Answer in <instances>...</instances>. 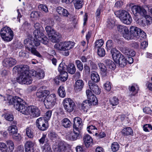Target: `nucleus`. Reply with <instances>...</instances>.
<instances>
[{"instance_id": "5", "label": "nucleus", "mask_w": 152, "mask_h": 152, "mask_svg": "<svg viewBox=\"0 0 152 152\" xmlns=\"http://www.w3.org/2000/svg\"><path fill=\"white\" fill-rule=\"evenodd\" d=\"M25 115H30L32 117L39 116L40 114V111L36 106H31L27 107L24 103L20 112Z\"/></svg>"}, {"instance_id": "34", "label": "nucleus", "mask_w": 152, "mask_h": 152, "mask_svg": "<svg viewBox=\"0 0 152 152\" xmlns=\"http://www.w3.org/2000/svg\"><path fill=\"white\" fill-rule=\"evenodd\" d=\"M73 1L76 9H79L82 8L83 4V0H74Z\"/></svg>"}, {"instance_id": "2", "label": "nucleus", "mask_w": 152, "mask_h": 152, "mask_svg": "<svg viewBox=\"0 0 152 152\" xmlns=\"http://www.w3.org/2000/svg\"><path fill=\"white\" fill-rule=\"evenodd\" d=\"M24 44L26 49L31 53L39 57H41V55L34 47V46H38L40 44L39 39H34L33 38L29 37L25 39Z\"/></svg>"}, {"instance_id": "35", "label": "nucleus", "mask_w": 152, "mask_h": 152, "mask_svg": "<svg viewBox=\"0 0 152 152\" xmlns=\"http://www.w3.org/2000/svg\"><path fill=\"white\" fill-rule=\"evenodd\" d=\"M58 93L59 96L62 98L65 97L66 94L64 87L63 86H60L58 89Z\"/></svg>"}, {"instance_id": "53", "label": "nucleus", "mask_w": 152, "mask_h": 152, "mask_svg": "<svg viewBox=\"0 0 152 152\" xmlns=\"http://www.w3.org/2000/svg\"><path fill=\"white\" fill-rule=\"evenodd\" d=\"M75 63L78 69L80 71H82L83 69V65L81 61L77 60L75 61Z\"/></svg>"}, {"instance_id": "25", "label": "nucleus", "mask_w": 152, "mask_h": 152, "mask_svg": "<svg viewBox=\"0 0 152 152\" xmlns=\"http://www.w3.org/2000/svg\"><path fill=\"white\" fill-rule=\"evenodd\" d=\"M83 140L85 146L88 148L93 145V140L91 136L88 134L86 135L83 137Z\"/></svg>"}, {"instance_id": "28", "label": "nucleus", "mask_w": 152, "mask_h": 152, "mask_svg": "<svg viewBox=\"0 0 152 152\" xmlns=\"http://www.w3.org/2000/svg\"><path fill=\"white\" fill-rule=\"evenodd\" d=\"M103 10L104 7L103 5L100 4L99 7L96 9L95 13V16L97 20H100L101 13Z\"/></svg>"}, {"instance_id": "60", "label": "nucleus", "mask_w": 152, "mask_h": 152, "mask_svg": "<svg viewBox=\"0 0 152 152\" xmlns=\"http://www.w3.org/2000/svg\"><path fill=\"white\" fill-rule=\"evenodd\" d=\"M41 41L42 43L45 45L47 44L48 42V39L45 35L43 34V36L41 37Z\"/></svg>"}, {"instance_id": "10", "label": "nucleus", "mask_w": 152, "mask_h": 152, "mask_svg": "<svg viewBox=\"0 0 152 152\" xmlns=\"http://www.w3.org/2000/svg\"><path fill=\"white\" fill-rule=\"evenodd\" d=\"M45 31L47 33L49 39L53 42H56L59 41L61 35L50 26H47L45 28Z\"/></svg>"}, {"instance_id": "15", "label": "nucleus", "mask_w": 152, "mask_h": 152, "mask_svg": "<svg viewBox=\"0 0 152 152\" xmlns=\"http://www.w3.org/2000/svg\"><path fill=\"white\" fill-rule=\"evenodd\" d=\"M132 10L135 15H137V14H138L142 16H144L146 19L150 18L149 15H146L147 12L146 10L140 6H133L132 7Z\"/></svg>"}, {"instance_id": "62", "label": "nucleus", "mask_w": 152, "mask_h": 152, "mask_svg": "<svg viewBox=\"0 0 152 152\" xmlns=\"http://www.w3.org/2000/svg\"><path fill=\"white\" fill-rule=\"evenodd\" d=\"M34 27L35 28V30H44L43 28L40 24L39 23H36L34 24Z\"/></svg>"}, {"instance_id": "37", "label": "nucleus", "mask_w": 152, "mask_h": 152, "mask_svg": "<svg viewBox=\"0 0 152 152\" xmlns=\"http://www.w3.org/2000/svg\"><path fill=\"white\" fill-rule=\"evenodd\" d=\"M62 125L65 128H69L71 126V123L68 118H66L62 121Z\"/></svg>"}, {"instance_id": "11", "label": "nucleus", "mask_w": 152, "mask_h": 152, "mask_svg": "<svg viewBox=\"0 0 152 152\" xmlns=\"http://www.w3.org/2000/svg\"><path fill=\"white\" fill-rule=\"evenodd\" d=\"M68 145L65 142L58 140L56 142L53 147L54 152H62L66 151Z\"/></svg>"}, {"instance_id": "29", "label": "nucleus", "mask_w": 152, "mask_h": 152, "mask_svg": "<svg viewBox=\"0 0 152 152\" xmlns=\"http://www.w3.org/2000/svg\"><path fill=\"white\" fill-rule=\"evenodd\" d=\"M84 86V83L82 80H78L75 82V89L76 90H81Z\"/></svg>"}, {"instance_id": "17", "label": "nucleus", "mask_w": 152, "mask_h": 152, "mask_svg": "<svg viewBox=\"0 0 152 152\" xmlns=\"http://www.w3.org/2000/svg\"><path fill=\"white\" fill-rule=\"evenodd\" d=\"M118 31L123 34V37L127 40L132 39V36L129 34V29L125 26L119 25L117 27Z\"/></svg>"}, {"instance_id": "49", "label": "nucleus", "mask_w": 152, "mask_h": 152, "mask_svg": "<svg viewBox=\"0 0 152 152\" xmlns=\"http://www.w3.org/2000/svg\"><path fill=\"white\" fill-rule=\"evenodd\" d=\"M34 144V143L31 141H27L25 144V148H33Z\"/></svg>"}, {"instance_id": "7", "label": "nucleus", "mask_w": 152, "mask_h": 152, "mask_svg": "<svg viewBox=\"0 0 152 152\" xmlns=\"http://www.w3.org/2000/svg\"><path fill=\"white\" fill-rule=\"evenodd\" d=\"M115 14L124 23L130 24L132 21V19L130 14L124 10H119L115 11Z\"/></svg>"}, {"instance_id": "57", "label": "nucleus", "mask_w": 152, "mask_h": 152, "mask_svg": "<svg viewBox=\"0 0 152 152\" xmlns=\"http://www.w3.org/2000/svg\"><path fill=\"white\" fill-rule=\"evenodd\" d=\"M36 75V77L39 79L43 78L44 77L45 75L44 72L40 70L38 72H37Z\"/></svg>"}, {"instance_id": "20", "label": "nucleus", "mask_w": 152, "mask_h": 152, "mask_svg": "<svg viewBox=\"0 0 152 152\" xmlns=\"http://www.w3.org/2000/svg\"><path fill=\"white\" fill-rule=\"evenodd\" d=\"M16 63L17 61L15 58H9L4 59L3 61V65L4 67L9 68L16 64Z\"/></svg>"}, {"instance_id": "63", "label": "nucleus", "mask_w": 152, "mask_h": 152, "mask_svg": "<svg viewBox=\"0 0 152 152\" xmlns=\"http://www.w3.org/2000/svg\"><path fill=\"white\" fill-rule=\"evenodd\" d=\"M113 44L111 40H108L106 42V46L107 49L110 50L113 46Z\"/></svg>"}, {"instance_id": "40", "label": "nucleus", "mask_w": 152, "mask_h": 152, "mask_svg": "<svg viewBox=\"0 0 152 152\" xmlns=\"http://www.w3.org/2000/svg\"><path fill=\"white\" fill-rule=\"evenodd\" d=\"M115 20L113 19H109L107 21V26L110 29L113 28L115 26Z\"/></svg>"}, {"instance_id": "30", "label": "nucleus", "mask_w": 152, "mask_h": 152, "mask_svg": "<svg viewBox=\"0 0 152 152\" xmlns=\"http://www.w3.org/2000/svg\"><path fill=\"white\" fill-rule=\"evenodd\" d=\"M88 100L87 101V102L90 103L91 105H96L98 103L97 99L94 95L88 98Z\"/></svg>"}, {"instance_id": "48", "label": "nucleus", "mask_w": 152, "mask_h": 152, "mask_svg": "<svg viewBox=\"0 0 152 152\" xmlns=\"http://www.w3.org/2000/svg\"><path fill=\"white\" fill-rule=\"evenodd\" d=\"M43 152H52L50 145L47 143L42 147Z\"/></svg>"}, {"instance_id": "61", "label": "nucleus", "mask_w": 152, "mask_h": 152, "mask_svg": "<svg viewBox=\"0 0 152 152\" xmlns=\"http://www.w3.org/2000/svg\"><path fill=\"white\" fill-rule=\"evenodd\" d=\"M37 74V72L36 71L34 70H32L29 71V75L31 77L32 79V77H36V74Z\"/></svg>"}, {"instance_id": "31", "label": "nucleus", "mask_w": 152, "mask_h": 152, "mask_svg": "<svg viewBox=\"0 0 152 152\" xmlns=\"http://www.w3.org/2000/svg\"><path fill=\"white\" fill-rule=\"evenodd\" d=\"M66 69L67 72L71 74H74L76 71V68L74 64L70 63L68 66H66Z\"/></svg>"}, {"instance_id": "36", "label": "nucleus", "mask_w": 152, "mask_h": 152, "mask_svg": "<svg viewBox=\"0 0 152 152\" xmlns=\"http://www.w3.org/2000/svg\"><path fill=\"white\" fill-rule=\"evenodd\" d=\"M26 134L27 136L29 138L32 139L34 137V133L31 128L28 127L26 128Z\"/></svg>"}, {"instance_id": "55", "label": "nucleus", "mask_w": 152, "mask_h": 152, "mask_svg": "<svg viewBox=\"0 0 152 152\" xmlns=\"http://www.w3.org/2000/svg\"><path fill=\"white\" fill-rule=\"evenodd\" d=\"M96 130V128L93 125L89 126L87 127L88 131L90 134L93 133L94 132V131Z\"/></svg>"}, {"instance_id": "52", "label": "nucleus", "mask_w": 152, "mask_h": 152, "mask_svg": "<svg viewBox=\"0 0 152 152\" xmlns=\"http://www.w3.org/2000/svg\"><path fill=\"white\" fill-rule=\"evenodd\" d=\"M48 141V140L47 138L46 135L45 134H43L41 138L39 140V143L42 144L45 142L47 143Z\"/></svg>"}, {"instance_id": "54", "label": "nucleus", "mask_w": 152, "mask_h": 152, "mask_svg": "<svg viewBox=\"0 0 152 152\" xmlns=\"http://www.w3.org/2000/svg\"><path fill=\"white\" fill-rule=\"evenodd\" d=\"M52 115V111L50 110L48 111L45 113V117H43L45 121L48 122L51 117Z\"/></svg>"}, {"instance_id": "9", "label": "nucleus", "mask_w": 152, "mask_h": 152, "mask_svg": "<svg viewBox=\"0 0 152 152\" xmlns=\"http://www.w3.org/2000/svg\"><path fill=\"white\" fill-rule=\"evenodd\" d=\"M0 34L3 40L6 42L11 41L14 37L12 31L8 27L5 26L0 31Z\"/></svg>"}, {"instance_id": "44", "label": "nucleus", "mask_w": 152, "mask_h": 152, "mask_svg": "<svg viewBox=\"0 0 152 152\" xmlns=\"http://www.w3.org/2000/svg\"><path fill=\"white\" fill-rule=\"evenodd\" d=\"M104 44L103 40L102 39H99L96 40L94 43V47L95 48H101V47Z\"/></svg>"}, {"instance_id": "24", "label": "nucleus", "mask_w": 152, "mask_h": 152, "mask_svg": "<svg viewBox=\"0 0 152 152\" xmlns=\"http://www.w3.org/2000/svg\"><path fill=\"white\" fill-rule=\"evenodd\" d=\"M120 50L123 53L131 56H135L136 54L135 51L130 50L127 47H121L120 48Z\"/></svg>"}, {"instance_id": "46", "label": "nucleus", "mask_w": 152, "mask_h": 152, "mask_svg": "<svg viewBox=\"0 0 152 152\" xmlns=\"http://www.w3.org/2000/svg\"><path fill=\"white\" fill-rule=\"evenodd\" d=\"M8 148L5 143L0 142V152H7Z\"/></svg>"}, {"instance_id": "23", "label": "nucleus", "mask_w": 152, "mask_h": 152, "mask_svg": "<svg viewBox=\"0 0 152 152\" xmlns=\"http://www.w3.org/2000/svg\"><path fill=\"white\" fill-rule=\"evenodd\" d=\"M88 84L89 88L93 91L94 93L98 95L100 94L101 91L98 86L96 83L90 81H89Z\"/></svg>"}, {"instance_id": "50", "label": "nucleus", "mask_w": 152, "mask_h": 152, "mask_svg": "<svg viewBox=\"0 0 152 152\" xmlns=\"http://www.w3.org/2000/svg\"><path fill=\"white\" fill-rule=\"evenodd\" d=\"M119 148V146L118 143L114 142L111 145V148L112 151L113 152L117 151Z\"/></svg>"}, {"instance_id": "6", "label": "nucleus", "mask_w": 152, "mask_h": 152, "mask_svg": "<svg viewBox=\"0 0 152 152\" xmlns=\"http://www.w3.org/2000/svg\"><path fill=\"white\" fill-rule=\"evenodd\" d=\"M111 52L113 60L122 67L126 64V61L124 56L119 51L114 48L111 50Z\"/></svg>"}, {"instance_id": "18", "label": "nucleus", "mask_w": 152, "mask_h": 152, "mask_svg": "<svg viewBox=\"0 0 152 152\" xmlns=\"http://www.w3.org/2000/svg\"><path fill=\"white\" fill-rule=\"evenodd\" d=\"M47 122L44 118H39L36 121L37 126L39 130L43 131H45L48 128L46 124Z\"/></svg>"}, {"instance_id": "27", "label": "nucleus", "mask_w": 152, "mask_h": 152, "mask_svg": "<svg viewBox=\"0 0 152 152\" xmlns=\"http://www.w3.org/2000/svg\"><path fill=\"white\" fill-rule=\"evenodd\" d=\"M44 30H35L33 32V35L34 37L35 38L34 39H39L40 42L41 37L44 34L43 32Z\"/></svg>"}, {"instance_id": "41", "label": "nucleus", "mask_w": 152, "mask_h": 152, "mask_svg": "<svg viewBox=\"0 0 152 152\" xmlns=\"http://www.w3.org/2000/svg\"><path fill=\"white\" fill-rule=\"evenodd\" d=\"M89 105V103L87 101H83L81 104V110L84 112H87Z\"/></svg>"}, {"instance_id": "51", "label": "nucleus", "mask_w": 152, "mask_h": 152, "mask_svg": "<svg viewBox=\"0 0 152 152\" xmlns=\"http://www.w3.org/2000/svg\"><path fill=\"white\" fill-rule=\"evenodd\" d=\"M97 53L99 56H104L105 54V51L104 48H98L97 50Z\"/></svg>"}, {"instance_id": "42", "label": "nucleus", "mask_w": 152, "mask_h": 152, "mask_svg": "<svg viewBox=\"0 0 152 152\" xmlns=\"http://www.w3.org/2000/svg\"><path fill=\"white\" fill-rule=\"evenodd\" d=\"M6 143L8 146L9 152H12L14 150V145L13 142L10 140H8L6 142Z\"/></svg>"}, {"instance_id": "32", "label": "nucleus", "mask_w": 152, "mask_h": 152, "mask_svg": "<svg viewBox=\"0 0 152 152\" xmlns=\"http://www.w3.org/2000/svg\"><path fill=\"white\" fill-rule=\"evenodd\" d=\"M91 79L95 82H98L100 80L99 75L97 72H92L91 75Z\"/></svg>"}, {"instance_id": "45", "label": "nucleus", "mask_w": 152, "mask_h": 152, "mask_svg": "<svg viewBox=\"0 0 152 152\" xmlns=\"http://www.w3.org/2000/svg\"><path fill=\"white\" fill-rule=\"evenodd\" d=\"M8 130L10 134V135H12L17 132V126H9Z\"/></svg>"}, {"instance_id": "14", "label": "nucleus", "mask_w": 152, "mask_h": 152, "mask_svg": "<svg viewBox=\"0 0 152 152\" xmlns=\"http://www.w3.org/2000/svg\"><path fill=\"white\" fill-rule=\"evenodd\" d=\"M130 33L129 34L132 36V39L134 37L141 36L142 37H146V33L141 29L136 27L132 26L130 28Z\"/></svg>"}, {"instance_id": "12", "label": "nucleus", "mask_w": 152, "mask_h": 152, "mask_svg": "<svg viewBox=\"0 0 152 152\" xmlns=\"http://www.w3.org/2000/svg\"><path fill=\"white\" fill-rule=\"evenodd\" d=\"M46 98L44 101L45 105L47 108L51 109L56 104V95L54 94H52Z\"/></svg>"}, {"instance_id": "33", "label": "nucleus", "mask_w": 152, "mask_h": 152, "mask_svg": "<svg viewBox=\"0 0 152 152\" xmlns=\"http://www.w3.org/2000/svg\"><path fill=\"white\" fill-rule=\"evenodd\" d=\"M49 136L53 142H56L58 140H57L59 139L58 135L54 132H50L49 134Z\"/></svg>"}, {"instance_id": "38", "label": "nucleus", "mask_w": 152, "mask_h": 152, "mask_svg": "<svg viewBox=\"0 0 152 152\" xmlns=\"http://www.w3.org/2000/svg\"><path fill=\"white\" fill-rule=\"evenodd\" d=\"M122 133L124 135H128L133 134V131L131 128L127 127L123 129Z\"/></svg>"}, {"instance_id": "58", "label": "nucleus", "mask_w": 152, "mask_h": 152, "mask_svg": "<svg viewBox=\"0 0 152 152\" xmlns=\"http://www.w3.org/2000/svg\"><path fill=\"white\" fill-rule=\"evenodd\" d=\"M104 85V88L107 91H109L111 90V85L110 82L107 81Z\"/></svg>"}, {"instance_id": "26", "label": "nucleus", "mask_w": 152, "mask_h": 152, "mask_svg": "<svg viewBox=\"0 0 152 152\" xmlns=\"http://www.w3.org/2000/svg\"><path fill=\"white\" fill-rule=\"evenodd\" d=\"M56 11L61 16L67 17L69 14V12L66 9L61 7H57Z\"/></svg>"}, {"instance_id": "43", "label": "nucleus", "mask_w": 152, "mask_h": 152, "mask_svg": "<svg viewBox=\"0 0 152 152\" xmlns=\"http://www.w3.org/2000/svg\"><path fill=\"white\" fill-rule=\"evenodd\" d=\"M2 116H4L5 119L9 121H12L13 120L14 116L12 114L7 113L2 115Z\"/></svg>"}, {"instance_id": "21", "label": "nucleus", "mask_w": 152, "mask_h": 152, "mask_svg": "<svg viewBox=\"0 0 152 152\" xmlns=\"http://www.w3.org/2000/svg\"><path fill=\"white\" fill-rule=\"evenodd\" d=\"M69 132L66 135V138L67 140L72 141L76 140L80 134L79 131H75Z\"/></svg>"}, {"instance_id": "4", "label": "nucleus", "mask_w": 152, "mask_h": 152, "mask_svg": "<svg viewBox=\"0 0 152 152\" xmlns=\"http://www.w3.org/2000/svg\"><path fill=\"white\" fill-rule=\"evenodd\" d=\"M75 43L71 41L62 42L56 44L54 45L55 48L64 52L63 54L65 56L69 54V50L72 49L74 46Z\"/></svg>"}, {"instance_id": "8", "label": "nucleus", "mask_w": 152, "mask_h": 152, "mask_svg": "<svg viewBox=\"0 0 152 152\" xmlns=\"http://www.w3.org/2000/svg\"><path fill=\"white\" fill-rule=\"evenodd\" d=\"M105 65L102 63H99L98 65L101 70V75L102 77L106 76L107 74V68H108L114 70L116 67V65L115 63L110 60H106L104 61Z\"/></svg>"}, {"instance_id": "13", "label": "nucleus", "mask_w": 152, "mask_h": 152, "mask_svg": "<svg viewBox=\"0 0 152 152\" xmlns=\"http://www.w3.org/2000/svg\"><path fill=\"white\" fill-rule=\"evenodd\" d=\"M63 105L64 109L69 113L72 112L75 106L74 101L69 98H66L63 100Z\"/></svg>"}, {"instance_id": "19", "label": "nucleus", "mask_w": 152, "mask_h": 152, "mask_svg": "<svg viewBox=\"0 0 152 152\" xmlns=\"http://www.w3.org/2000/svg\"><path fill=\"white\" fill-rule=\"evenodd\" d=\"M73 121V130L76 131H79L80 132L82 127V119L80 118L76 117L74 119Z\"/></svg>"}, {"instance_id": "64", "label": "nucleus", "mask_w": 152, "mask_h": 152, "mask_svg": "<svg viewBox=\"0 0 152 152\" xmlns=\"http://www.w3.org/2000/svg\"><path fill=\"white\" fill-rule=\"evenodd\" d=\"M12 136L13 139L16 140H19L21 139V135L17 133V132Z\"/></svg>"}, {"instance_id": "39", "label": "nucleus", "mask_w": 152, "mask_h": 152, "mask_svg": "<svg viewBox=\"0 0 152 152\" xmlns=\"http://www.w3.org/2000/svg\"><path fill=\"white\" fill-rule=\"evenodd\" d=\"M119 100L117 98L114 96L110 99V103L113 106H115L119 104Z\"/></svg>"}, {"instance_id": "1", "label": "nucleus", "mask_w": 152, "mask_h": 152, "mask_svg": "<svg viewBox=\"0 0 152 152\" xmlns=\"http://www.w3.org/2000/svg\"><path fill=\"white\" fill-rule=\"evenodd\" d=\"M28 66L26 65H19L15 66L13 71L17 72L18 77L17 82L22 84L28 85L31 83L33 79L29 75Z\"/></svg>"}, {"instance_id": "56", "label": "nucleus", "mask_w": 152, "mask_h": 152, "mask_svg": "<svg viewBox=\"0 0 152 152\" xmlns=\"http://www.w3.org/2000/svg\"><path fill=\"white\" fill-rule=\"evenodd\" d=\"M143 129L146 132H149L152 130V126L150 124H146L144 126Z\"/></svg>"}, {"instance_id": "22", "label": "nucleus", "mask_w": 152, "mask_h": 152, "mask_svg": "<svg viewBox=\"0 0 152 152\" xmlns=\"http://www.w3.org/2000/svg\"><path fill=\"white\" fill-rule=\"evenodd\" d=\"M42 88H40L39 91H38L36 93V96L37 98L41 100L45 98L47 96L50 94V92L48 90H42Z\"/></svg>"}, {"instance_id": "3", "label": "nucleus", "mask_w": 152, "mask_h": 152, "mask_svg": "<svg viewBox=\"0 0 152 152\" xmlns=\"http://www.w3.org/2000/svg\"><path fill=\"white\" fill-rule=\"evenodd\" d=\"M1 99L4 101H7L10 104H14V107L18 111L20 112L22 107L24 103L23 100L17 96L13 97L11 95H7V97L2 96Z\"/></svg>"}, {"instance_id": "59", "label": "nucleus", "mask_w": 152, "mask_h": 152, "mask_svg": "<svg viewBox=\"0 0 152 152\" xmlns=\"http://www.w3.org/2000/svg\"><path fill=\"white\" fill-rule=\"evenodd\" d=\"M38 7L45 12L48 11L47 7L45 5L41 4L39 5Z\"/></svg>"}, {"instance_id": "47", "label": "nucleus", "mask_w": 152, "mask_h": 152, "mask_svg": "<svg viewBox=\"0 0 152 152\" xmlns=\"http://www.w3.org/2000/svg\"><path fill=\"white\" fill-rule=\"evenodd\" d=\"M138 87L137 85H132L130 87H129V91L132 93V95H134L136 94L137 93L138 89Z\"/></svg>"}, {"instance_id": "16", "label": "nucleus", "mask_w": 152, "mask_h": 152, "mask_svg": "<svg viewBox=\"0 0 152 152\" xmlns=\"http://www.w3.org/2000/svg\"><path fill=\"white\" fill-rule=\"evenodd\" d=\"M66 65L60 64L58 67V71L60 73L59 79L62 81H65L67 79L68 74L65 71L66 69Z\"/></svg>"}]
</instances>
